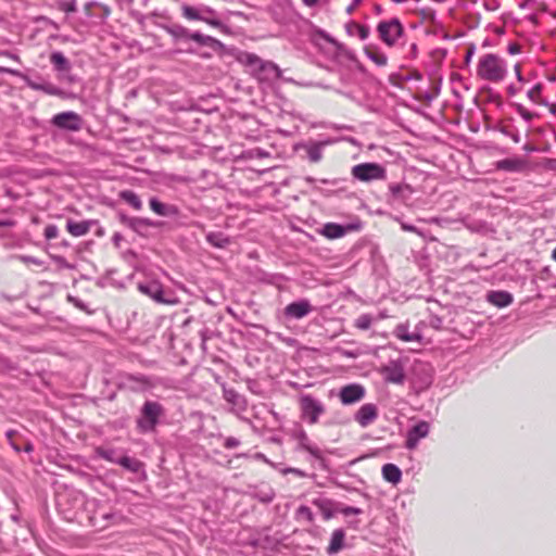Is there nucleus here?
<instances>
[{"label": "nucleus", "mask_w": 556, "mask_h": 556, "mask_svg": "<svg viewBox=\"0 0 556 556\" xmlns=\"http://www.w3.org/2000/svg\"><path fill=\"white\" fill-rule=\"evenodd\" d=\"M476 75L483 81L501 84L508 75L507 62L496 53H484L478 59Z\"/></svg>", "instance_id": "obj_1"}, {"label": "nucleus", "mask_w": 556, "mask_h": 556, "mask_svg": "<svg viewBox=\"0 0 556 556\" xmlns=\"http://www.w3.org/2000/svg\"><path fill=\"white\" fill-rule=\"evenodd\" d=\"M163 414L164 408L160 403L147 401L141 408L140 417L137 419L138 428L142 432L153 431Z\"/></svg>", "instance_id": "obj_2"}, {"label": "nucleus", "mask_w": 556, "mask_h": 556, "mask_svg": "<svg viewBox=\"0 0 556 556\" xmlns=\"http://www.w3.org/2000/svg\"><path fill=\"white\" fill-rule=\"evenodd\" d=\"M380 39L389 47L395 45L397 39L403 35L404 28L399 18L382 21L377 26Z\"/></svg>", "instance_id": "obj_3"}, {"label": "nucleus", "mask_w": 556, "mask_h": 556, "mask_svg": "<svg viewBox=\"0 0 556 556\" xmlns=\"http://www.w3.org/2000/svg\"><path fill=\"white\" fill-rule=\"evenodd\" d=\"M300 406L303 418L311 425L317 424L320 415L325 413L324 404L311 394H304L300 397Z\"/></svg>", "instance_id": "obj_4"}, {"label": "nucleus", "mask_w": 556, "mask_h": 556, "mask_svg": "<svg viewBox=\"0 0 556 556\" xmlns=\"http://www.w3.org/2000/svg\"><path fill=\"white\" fill-rule=\"evenodd\" d=\"M352 175L357 180L371 181L383 179L386 169L377 163H362L352 168Z\"/></svg>", "instance_id": "obj_5"}, {"label": "nucleus", "mask_w": 556, "mask_h": 556, "mask_svg": "<svg viewBox=\"0 0 556 556\" xmlns=\"http://www.w3.org/2000/svg\"><path fill=\"white\" fill-rule=\"evenodd\" d=\"M51 123L55 127L68 131H78L83 127V118L79 114L73 111L62 112L54 115Z\"/></svg>", "instance_id": "obj_6"}, {"label": "nucleus", "mask_w": 556, "mask_h": 556, "mask_svg": "<svg viewBox=\"0 0 556 556\" xmlns=\"http://www.w3.org/2000/svg\"><path fill=\"white\" fill-rule=\"evenodd\" d=\"M362 228V223L359 220L346 224L339 225L334 223L325 224L321 230V235H324L328 239H338L343 237L350 231H356Z\"/></svg>", "instance_id": "obj_7"}, {"label": "nucleus", "mask_w": 556, "mask_h": 556, "mask_svg": "<svg viewBox=\"0 0 556 556\" xmlns=\"http://www.w3.org/2000/svg\"><path fill=\"white\" fill-rule=\"evenodd\" d=\"M365 388L358 383H351L341 388L339 399L343 405H351L364 399Z\"/></svg>", "instance_id": "obj_8"}, {"label": "nucleus", "mask_w": 556, "mask_h": 556, "mask_svg": "<svg viewBox=\"0 0 556 556\" xmlns=\"http://www.w3.org/2000/svg\"><path fill=\"white\" fill-rule=\"evenodd\" d=\"M430 425L421 420L410 428L406 435L405 447L408 450H415L419 441L429 434Z\"/></svg>", "instance_id": "obj_9"}, {"label": "nucleus", "mask_w": 556, "mask_h": 556, "mask_svg": "<svg viewBox=\"0 0 556 556\" xmlns=\"http://www.w3.org/2000/svg\"><path fill=\"white\" fill-rule=\"evenodd\" d=\"M378 417V408L372 403L364 404L354 415L355 421L358 422L363 428L368 427Z\"/></svg>", "instance_id": "obj_10"}, {"label": "nucleus", "mask_w": 556, "mask_h": 556, "mask_svg": "<svg viewBox=\"0 0 556 556\" xmlns=\"http://www.w3.org/2000/svg\"><path fill=\"white\" fill-rule=\"evenodd\" d=\"M381 372L384 380L392 383H402L405 378L404 368L399 361L390 362L381 369Z\"/></svg>", "instance_id": "obj_11"}, {"label": "nucleus", "mask_w": 556, "mask_h": 556, "mask_svg": "<svg viewBox=\"0 0 556 556\" xmlns=\"http://www.w3.org/2000/svg\"><path fill=\"white\" fill-rule=\"evenodd\" d=\"M312 311V306L308 301L302 300L298 302H292L285 308V314L292 318H303Z\"/></svg>", "instance_id": "obj_12"}, {"label": "nucleus", "mask_w": 556, "mask_h": 556, "mask_svg": "<svg viewBox=\"0 0 556 556\" xmlns=\"http://www.w3.org/2000/svg\"><path fill=\"white\" fill-rule=\"evenodd\" d=\"M138 289L146 295L150 296L157 303H168L163 298V288L160 282L157 281H151L147 283H140L138 286Z\"/></svg>", "instance_id": "obj_13"}, {"label": "nucleus", "mask_w": 556, "mask_h": 556, "mask_svg": "<svg viewBox=\"0 0 556 556\" xmlns=\"http://www.w3.org/2000/svg\"><path fill=\"white\" fill-rule=\"evenodd\" d=\"M394 336L404 341V342H421L422 334L419 331L418 327L415 329V331H409L408 324H400L394 329Z\"/></svg>", "instance_id": "obj_14"}, {"label": "nucleus", "mask_w": 556, "mask_h": 556, "mask_svg": "<svg viewBox=\"0 0 556 556\" xmlns=\"http://www.w3.org/2000/svg\"><path fill=\"white\" fill-rule=\"evenodd\" d=\"M281 77V71L277 64L265 61L256 78L261 81H271Z\"/></svg>", "instance_id": "obj_15"}, {"label": "nucleus", "mask_w": 556, "mask_h": 556, "mask_svg": "<svg viewBox=\"0 0 556 556\" xmlns=\"http://www.w3.org/2000/svg\"><path fill=\"white\" fill-rule=\"evenodd\" d=\"M239 62L250 68L253 76L256 77L265 61L254 53L244 52L238 58Z\"/></svg>", "instance_id": "obj_16"}, {"label": "nucleus", "mask_w": 556, "mask_h": 556, "mask_svg": "<svg viewBox=\"0 0 556 556\" xmlns=\"http://www.w3.org/2000/svg\"><path fill=\"white\" fill-rule=\"evenodd\" d=\"M295 439L298 440V444L301 450L306 451L315 458H321L320 450L311 443V440L304 430H299L295 433Z\"/></svg>", "instance_id": "obj_17"}, {"label": "nucleus", "mask_w": 556, "mask_h": 556, "mask_svg": "<svg viewBox=\"0 0 556 556\" xmlns=\"http://www.w3.org/2000/svg\"><path fill=\"white\" fill-rule=\"evenodd\" d=\"M121 222L125 226L129 227L130 229L140 235L143 232L144 229L153 226V223L147 218L128 217L126 215H121Z\"/></svg>", "instance_id": "obj_18"}, {"label": "nucleus", "mask_w": 556, "mask_h": 556, "mask_svg": "<svg viewBox=\"0 0 556 556\" xmlns=\"http://www.w3.org/2000/svg\"><path fill=\"white\" fill-rule=\"evenodd\" d=\"M486 299L496 307H506L513 303V295L507 291H491Z\"/></svg>", "instance_id": "obj_19"}, {"label": "nucleus", "mask_w": 556, "mask_h": 556, "mask_svg": "<svg viewBox=\"0 0 556 556\" xmlns=\"http://www.w3.org/2000/svg\"><path fill=\"white\" fill-rule=\"evenodd\" d=\"M182 33L190 40H192L201 46H208V47H216V46L222 47L223 46V43L218 39H216L212 36L203 35L199 31L189 34L186 29H184Z\"/></svg>", "instance_id": "obj_20"}, {"label": "nucleus", "mask_w": 556, "mask_h": 556, "mask_svg": "<svg viewBox=\"0 0 556 556\" xmlns=\"http://www.w3.org/2000/svg\"><path fill=\"white\" fill-rule=\"evenodd\" d=\"M149 204L151 210L160 216H175L178 214V208L176 206L164 204L156 198H151Z\"/></svg>", "instance_id": "obj_21"}, {"label": "nucleus", "mask_w": 556, "mask_h": 556, "mask_svg": "<svg viewBox=\"0 0 556 556\" xmlns=\"http://www.w3.org/2000/svg\"><path fill=\"white\" fill-rule=\"evenodd\" d=\"M389 189L394 201L405 202L413 194V189L409 185L394 184Z\"/></svg>", "instance_id": "obj_22"}, {"label": "nucleus", "mask_w": 556, "mask_h": 556, "mask_svg": "<svg viewBox=\"0 0 556 556\" xmlns=\"http://www.w3.org/2000/svg\"><path fill=\"white\" fill-rule=\"evenodd\" d=\"M91 225V220L74 222L72 219H68L66 224V229L72 236L81 237L85 236L90 230Z\"/></svg>", "instance_id": "obj_23"}, {"label": "nucleus", "mask_w": 556, "mask_h": 556, "mask_svg": "<svg viewBox=\"0 0 556 556\" xmlns=\"http://www.w3.org/2000/svg\"><path fill=\"white\" fill-rule=\"evenodd\" d=\"M382 477L386 481L397 484L402 479V471L394 464H386L382 467Z\"/></svg>", "instance_id": "obj_24"}, {"label": "nucleus", "mask_w": 556, "mask_h": 556, "mask_svg": "<svg viewBox=\"0 0 556 556\" xmlns=\"http://www.w3.org/2000/svg\"><path fill=\"white\" fill-rule=\"evenodd\" d=\"M223 395H224V399L229 404H231L233 407H237L240 410L245 409V406H247L245 399L241 394H239L236 390L224 388Z\"/></svg>", "instance_id": "obj_25"}, {"label": "nucleus", "mask_w": 556, "mask_h": 556, "mask_svg": "<svg viewBox=\"0 0 556 556\" xmlns=\"http://www.w3.org/2000/svg\"><path fill=\"white\" fill-rule=\"evenodd\" d=\"M330 141H319V142H311L305 149L307 152V156L311 162L317 163L321 160L323 156V148L329 144Z\"/></svg>", "instance_id": "obj_26"}, {"label": "nucleus", "mask_w": 556, "mask_h": 556, "mask_svg": "<svg viewBox=\"0 0 556 556\" xmlns=\"http://www.w3.org/2000/svg\"><path fill=\"white\" fill-rule=\"evenodd\" d=\"M313 504L318 508L321 513L324 519L328 520L334 515V503L328 498H316L313 501Z\"/></svg>", "instance_id": "obj_27"}, {"label": "nucleus", "mask_w": 556, "mask_h": 556, "mask_svg": "<svg viewBox=\"0 0 556 556\" xmlns=\"http://www.w3.org/2000/svg\"><path fill=\"white\" fill-rule=\"evenodd\" d=\"M344 543V532L341 529L334 530L331 534L329 546L327 547V553L329 555L337 554L342 547Z\"/></svg>", "instance_id": "obj_28"}, {"label": "nucleus", "mask_w": 556, "mask_h": 556, "mask_svg": "<svg viewBox=\"0 0 556 556\" xmlns=\"http://www.w3.org/2000/svg\"><path fill=\"white\" fill-rule=\"evenodd\" d=\"M202 14L206 20H201L202 22L208 24L212 27L224 29L225 25L217 17V12L207 5H202Z\"/></svg>", "instance_id": "obj_29"}, {"label": "nucleus", "mask_w": 556, "mask_h": 556, "mask_svg": "<svg viewBox=\"0 0 556 556\" xmlns=\"http://www.w3.org/2000/svg\"><path fill=\"white\" fill-rule=\"evenodd\" d=\"M206 241L211 245L219 249H224L230 243V239L223 232H208L206 235Z\"/></svg>", "instance_id": "obj_30"}, {"label": "nucleus", "mask_w": 556, "mask_h": 556, "mask_svg": "<svg viewBox=\"0 0 556 556\" xmlns=\"http://www.w3.org/2000/svg\"><path fill=\"white\" fill-rule=\"evenodd\" d=\"M116 464L131 472H139L143 468V464L140 460L128 456L118 457Z\"/></svg>", "instance_id": "obj_31"}, {"label": "nucleus", "mask_w": 556, "mask_h": 556, "mask_svg": "<svg viewBox=\"0 0 556 556\" xmlns=\"http://www.w3.org/2000/svg\"><path fill=\"white\" fill-rule=\"evenodd\" d=\"M525 166V162L519 159H505L497 162V168L508 172H518L522 169Z\"/></svg>", "instance_id": "obj_32"}, {"label": "nucleus", "mask_w": 556, "mask_h": 556, "mask_svg": "<svg viewBox=\"0 0 556 556\" xmlns=\"http://www.w3.org/2000/svg\"><path fill=\"white\" fill-rule=\"evenodd\" d=\"M182 16L190 21H201L206 20L202 14V5L194 8L188 4H184L181 7Z\"/></svg>", "instance_id": "obj_33"}, {"label": "nucleus", "mask_w": 556, "mask_h": 556, "mask_svg": "<svg viewBox=\"0 0 556 556\" xmlns=\"http://www.w3.org/2000/svg\"><path fill=\"white\" fill-rule=\"evenodd\" d=\"M50 61L56 71L66 72L71 68L68 60L59 51L50 55Z\"/></svg>", "instance_id": "obj_34"}, {"label": "nucleus", "mask_w": 556, "mask_h": 556, "mask_svg": "<svg viewBox=\"0 0 556 556\" xmlns=\"http://www.w3.org/2000/svg\"><path fill=\"white\" fill-rule=\"evenodd\" d=\"M542 90H543V85L541 83L535 84L528 90V92H527L528 99L534 104H539V105L545 104V101L542 98Z\"/></svg>", "instance_id": "obj_35"}, {"label": "nucleus", "mask_w": 556, "mask_h": 556, "mask_svg": "<svg viewBox=\"0 0 556 556\" xmlns=\"http://www.w3.org/2000/svg\"><path fill=\"white\" fill-rule=\"evenodd\" d=\"M346 31L350 35L356 34L361 40H366L369 36V28L365 25L357 23H350L346 25Z\"/></svg>", "instance_id": "obj_36"}, {"label": "nucleus", "mask_w": 556, "mask_h": 556, "mask_svg": "<svg viewBox=\"0 0 556 556\" xmlns=\"http://www.w3.org/2000/svg\"><path fill=\"white\" fill-rule=\"evenodd\" d=\"M365 54L370 61H372L378 66H384L388 62L387 55L378 50L366 48Z\"/></svg>", "instance_id": "obj_37"}, {"label": "nucleus", "mask_w": 556, "mask_h": 556, "mask_svg": "<svg viewBox=\"0 0 556 556\" xmlns=\"http://www.w3.org/2000/svg\"><path fill=\"white\" fill-rule=\"evenodd\" d=\"M121 199L131 205L135 210H140L142 206L141 200L139 197L130 190L122 191L119 194Z\"/></svg>", "instance_id": "obj_38"}, {"label": "nucleus", "mask_w": 556, "mask_h": 556, "mask_svg": "<svg viewBox=\"0 0 556 556\" xmlns=\"http://www.w3.org/2000/svg\"><path fill=\"white\" fill-rule=\"evenodd\" d=\"M296 517L299 519H305L307 522H313L314 521V515H313L311 508L305 506V505H301L296 509Z\"/></svg>", "instance_id": "obj_39"}, {"label": "nucleus", "mask_w": 556, "mask_h": 556, "mask_svg": "<svg viewBox=\"0 0 556 556\" xmlns=\"http://www.w3.org/2000/svg\"><path fill=\"white\" fill-rule=\"evenodd\" d=\"M56 5L60 10L72 13L77 10L76 8V0H59L56 2Z\"/></svg>", "instance_id": "obj_40"}, {"label": "nucleus", "mask_w": 556, "mask_h": 556, "mask_svg": "<svg viewBox=\"0 0 556 556\" xmlns=\"http://www.w3.org/2000/svg\"><path fill=\"white\" fill-rule=\"evenodd\" d=\"M115 451L114 450H106V448H99L98 450V455L100 457H102L103 459H106L111 463H115L116 464V460L118 459V457L115 456Z\"/></svg>", "instance_id": "obj_41"}, {"label": "nucleus", "mask_w": 556, "mask_h": 556, "mask_svg": "<svg viewBox=\"0 0 556 556\" xmlns=\"http://www.w3.org/2000/svg\"><path fill=\"white\" fill-rule=\"evenodd\" d=\"M516 111L521 116V118L525 119L526 122H531L535 117L534 113L530 112L528 109H526L521 104L516 105Z\"/></svg>", "instance_id": "obj_42"}, {"label": "nucleus", "mask_w": 556, "mask_h": 556, "mask_svg": "<svg viewBox=\"0 0 556 556\" xmlns=\"http://www.w3.org/2000/svg\"><path fill=\"white\" fill-rule=\"evenodd\" d=\"M371 326V317L368 315H362L356 319V327L359 329H368Z\"/></svg>", "instance_id": "obj_43"}, {"label": "nucleus", "mask_w": 556, "mask_h": 556, "mask_svg": "<svg viewBox=\"0 0 556 556\" xmlns=\"http://www.w3.org/2000/svg\"><path fill=\"white\" fill-rule=\"evenodd\" d=\"M59 236V229L55 225H48L45 228V238L47 240L55 239Z\"/></svg>", "instance_id": "obj_44"}, {"label": "nucleus", "mask_w": 556, "mask_h": 556, "mask_svg": "<svg viewBox=\"0 0 556 556\" xmlns=\"http://www.w3.org/2000/svg\"><path fill=\"white\" fill-rule=\"evenodd\" d=\"M15 434H16V431L9 430V431H7L5 437L10 443V445L12 446V448L15 452L20 453L22 451V448L15 443V439H13Z\"/></svg>", "instance_id": "obj_45"}, {"label": "nucleus", "mask_w": 556, "mask_h": 556, "mask_svg": "<svg viewBox=\"0 0 556 556\" xmlns=\"http://www.w3.org/2000/svg\"><path fill=\"white\" fill-rule=\"evenodd\" d=\"M339 511L341 514H343L344 516H352V515H361L362 514V509L361 508L352 507V506L342 507V508L339 509Z\"/></svg>", "instance_id": "obj_46"}, {"label": "nucleus", "mask_w": 556, "mask_h": 556, "mask_svg": "<svg viewBox=\"0 0 556 556\" xmlns=\"http://www.w3.org/2000/svg\"><path fill=\"white\" fill-rule=\"evenodd\" d=\"M514 71H515V75H516L517 81L520 85H523L527 81V79L523 77V75L521 73V64L520 63H516L514 65Z\"/></svg>", "instance_id": "obj_47"}, {"label": "nucleus", "mask_w": 556, "mask_h": 556, "mask_svg": "<svg viewBox=\"0 0 556 556\" xmlns=\"http://www.w3.org/2000/svg\"><path fill=\"white\" fill-rule=\"evenodd\" d=\"M240 444V441L233 437H229L225 440V443H224V446L226 448H235L237 446H239Z\"/></svg>", "instance_id": "obj_48"}, {"label": "nucleus", "mask_w": 556, "mask_h": 556, "mask_svg": "<svg viewBox=\"0 0 556 556\" xmlns=\"http://www.w3.org/2000/svg\"><path fill=\"white\" fill-rule=\"evenodd\" d=\"M507 52L511 55L518 54L521 52V46L517 42H510L507 47Z\"/></svg>", "instance_id": "obj_49"}, {"label": "nucleus", "mask_w": 556, "mask_h": 556, "mask_svg": "<svg viewBox=\"0 0 556 556\" xmlns=\"http://www.w3.org/2000/svg\"><path fill=\"white\" fill-rule=\"evenodd\" d=\"M521 89H522V88H521V86H517V85H515V84H511V85H509V86L507 87V93H508V96L514 97V96H516L518 92H520V91H521Z\"/></svg>", "instance_id": "obj_50"}, {"label": "nucleus", "mask_w": 556, "mask_h": 556, "mask_svg": "<svg viewBox=\"0 0 556 556\" xmlns=\"http://www.w3.org/2000/svg\"><path fill=\"white\" fill-rule=\"evenodd\" d=\"M402 229L405 231H410V232H415L419 236H422V232L417 227H415L413 225L402 224Z\"/></svg>", "instance_id": "obj_51"}, {"label": "nucleus", "mask_w": 556, "mask_h": 556, "mask_svg": "<svg viewBox=\"0 0 556 556\" xmlns=\"http://www.w3.org/2000/svg\"><path fill=\"white\" fill-rule=\"evenodd\" d=\"M430 326L434 329H440L442 326V319L437 316H432L430 319Z\"/></svg>", "instance_id": "obj_52"}, {"label": "nucleus", "mask_w": 556, "mask_h": 556, "mask_svg": "<svg viewBox=\"0 0 556 556\" xmlns=\"http://www.w3.org/2000/svg\"><path fill=\"white\" fill-rule=\"evenodd\" d=\"M274 496H275L274 492L269 491V492L263 494L260 498L264 503H269L273 501Z\"/></svg>", "instance_id": "obj_53"}, {"label": "nucleus", "mask_w": 556, "mask_h": 556, "mask_svg": "<svg viewBox=\"0 0 556 556\" xmlns=\"http://www.w3.org/2000/svg\"><path fill=\"white\" fill-rule=\"evenodd\" d=\"M122 240H123V236L119 232L114 233L112 241L116 248L121 247Z\"/></svg>", "instance_id": "obj_54"}, {"label": "nucleus", "mask_w": 556, "mask_h": 556, "mask_svg": "<svg viewBox=\"0 0 556 556\" xmlns=\"http://www.w3.org/2000/svg\"><path fill=\"white\" fill-rule=\"evenodd\" d=\"M0 54L5 55V56H8V58H10L12 60H15V61H20L17 55H15V54H13V53H11L9 51L1 52Z\"/></svg>", "instance_id": "obj_55"}, {"label": "nucleus", "mask_w": 556, "mask_h": 556, "mask_svg": "<svg viewBox=\"0 0 556 556\" xmlns=\"http://www.w3.org/2000/svg\"><path fill=\"white\" fill-rule=\"evenodd\" d=\"M0 73H8V74H12V75H16L17 74L16 71L8 68V67H2V66H0Z\"/></svg>", "instance_id": "obj_56"}, {"label": "nucleus", "mask_w": 556, "mask_h": 556, "mask_svg": "<svg viewBox=\"0 0 556 556\" xmlns=\"http://www.w3.org/2000/svg\"><path fill=\"white\" fill-rule=\"evenodd\" d=\"M23 450H24L26 453H30V452H33L34 446H33L31 442H29V441H28V442H26V444H25V446H24V448H23Z\"/></svg>", "instance_id": "obj_57"}, {"label": "nucleus", "mask_w": 556, "mask_h": 556, "mask_svg": "<svg viewBox=\"0 0 556 556\" xmlns=\"http://www.w3.org/2000/svg\"><path fill=\"white\" fill-rule=\"evenodd\" d=\"M473 51H475V48H470L468 51H467V54H466V58H465V61L468 63L473 54Z\"/></svg>", "instance_id": "obj_58"}, {"label": "nucleus", "mask_w": 556, "mask_h": 556, "mask_svg": "<svg viewBox=\"0 0 556 556\" xmlns=\"http://www.w3.org/2000/svg\"><path fill=\"white\" fill-rule=\"evenodd\" d=\"M302 1H303V3H304L305 5H307V7H314V5H316V4H317V2H318L319 0H302Z\"/></svg>", "instance_id": "obj_59"}, {"label": "nucleus", "mask_w": 556, "mask_h": 556, "mask_svg": "<svg viewBox=\"0 0 556 556\" xmlns=\"http://www.w3.org/2000/svg\"><path fill=\"white\" fill-rule=\"evenodd\" d=\"M292 472H295V475L303 476L304 473L300 471L299 469H291Z\"/></svg>", "instance_id": "obj_60"}, {"label": "nucleus", "mask_w": 556, "mask_h": 556, "mask_svg": "<svg viewBox=\"0 0 556 556\" xmlns=\"http://www.w3.org/2000/svg\"><path fill=\"white\" fill-rule=\"evenodd\" d=\"M25 261H29V262H33L35 264H39L37 261H35V258H31V257H24Z\"/></svg>", "instance_id": "obj_61"}, {"label": "nucleus", "mask_w": 556, "mask_h": 556, "mask_svg": "<svg viewBox=\"0 0 556 556\" xmlns=\"http://www.w3.org/2000/svg\"><path fill=\"white\" fill-rule=\"evenodd\" d=\"M29 86L31 88H34V89H43L41 86H38V85H35V84H30Z\"/></svg>", "instance_id": "obj_62"}, {"label": "nucleus", "mask_w": 556, "mask_h": 556, "mask_svg": "<svg viewBox=\"0 0 556 556\" xmlns=\"http://www.w3.org/2000/svg\"><path fill=\"white\" fill-rule=\"evenodd\" d=\"M552 257H553L554 261H556V248L552 252Z\"/></svg>", "instance_id": "obj_63"}, {"label": "nucleus", "mask_w": 556, "mask_h": 556, "mask_svg": "<svg viewBox=\"0 0 556 556\" xmlns=\"http://www.w3.org/2000/svg\"><path fill=\"white\" fill-rule=\"evenodd\" d=\"M416 48H417V47H416V45H415V43H414V45H412V49H413V51H416Z\"/></svg>", "instance_id": "obj_64"}]
</instances>
